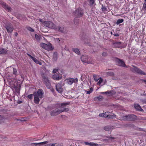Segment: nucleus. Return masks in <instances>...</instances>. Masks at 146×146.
<instances>
[{"label": "nucleus", "mask_w": 146, "mask_h": 146, "mask_svg": "<svg viewBox=\"0 0 146 146\" xmlns=\"http://www.w3.org/2000/svg\"><path fill=\"white\" fill-rule=\"evenodd\" d=\"M51 90L52 91V92L53 91V89H52V90Z\"/></svg>", "instance_id": "obj_50"}, {"label": "nucleus", "mask_w": 146, "mask_h": 146, "mask_svg": "<svg viewBox=\"0 0 146 146\" xmlns=\"http://www.w3.org/2000/svg\"><path fill=\"white\" fill-rule=\"evenodd\" d=\"M103 98L102 96L96 97L94 98V99L95 100H102Z\"/></svg>", "instance_id": "obj_29"}, {"label": "nucleus", "mask_w": 146, "mask_h": 146, "mask_svg": "<svg viewBox=\"0 0 146 146\" xmlns=\"http://www.w3.org/2000/svg\"><path fill=\"white\" fill-rule=\"evenodd\" d=\"M58 69H54L53 70V72L54 73H57V72H58Z\"/></svg>", "instance_id": "obj_40"}, {"label": "nucleus", "mask_w": 146, "mask_h": 146, "mask_svg": "<svg viewBox=\"0 0 146 146\" xmlns=\"http://www.w3.org/2000/svg\"><path fill=\"white\" fill-rule=\"evenodd\" d=\"M41 19H40V21H41Z\"/></svg>", "instance_id": "obj_54"}, {"label": "nucleus", "mask_w": 146, "mask_h": 146, "mask_svg": "<svg viewBox=\"0 0 146 146\" xmlns=\"http://www.w3.org/2000/svg\"><path fill=\"white\" fill-rule=\"evenodd\" d=\"M56 39L57 41H58V42H59L60 41V40H59V38H56Z\"/></svg>", "instance_id": "obj_47"}, {"label": "nucleus", "mask_w": 146, "mask_h": 146, "mask_svg": "<svg viewBox=\"0 0 146 146\" xmlns=\"http://www.w3.org/2000/svg\"><path fill=\"white\" fill-rule=\"evenodd\" d=\"M102 7L101 8V9L102 11L103 12L106 11L107 10V7L105 6H104L103 4H102Z\"/></svg>", "instance_id": "obj_27"}, {"label": "nucleus", "mask_w": 146, "mask_h": 146, "mask_svg": "<svg viewBox=\"0 0 146 146\" xmlns=\"http://www.w3.org/2000/svg\"><path fill=\"white\" fill-rule=\"evenodd\" d=\"M9 33H11L13 31V29L12 26L10 25L6 26L5 27Z\"/></svg>", "instance_id": "obj_17"}, {"label": "nucleus", "mask_w": 146, "mask_h": 146, "mask_svg": "<svg viewBox=\"0 0 146 146\" xmlns=\"http://www.w3.org/2000/svg\"><path fill=\"white\" fill-rule=\"evenodd\" d=\"M28 55L36 63L38 64L39 65H41L42 63L40 61L37 60L36 58L33 57L29 54H28Z\"/></svg>", "instance_id": "obj_15"}, {"label": "nucleus", "mask_w": 146, "mask_h": 146, "mask_svg": "<svg viewBox=\"0 0 146 146\" xmlns=\"http://www.w3.org/2000/svg\"><path fill=\"white\" fill-rule=\"evenodd\" d=\"M46 142H47L46 141H45L41 142V143H33L32 144H35L36 145V146L37 145H42L43 144H45Z\"/></svg>", "instance_id": "obj_33"}, {"label": "nucleus", "mask_w": 146, "mask_h": 146, "mask_svg": "<svg viewBox=\"0 0 146 146\" xmlns=\"http://www.w3.org/2000/svg\"><path fill=\"white\" fill-rule=\"evenodd\" d=\"M107 74L108 75L112 76L114 75V73L111 72H109L107 73Z\"/></svg>", "instance_id": "obj_37"}, {"label": "nucleus", "mask_w": 146, "mask_h": 146, "mask_svg": "<svg viewBox=\"0 0 146 146\" xmlns=\"http://www.w3.org/2000/svg\"><path fill=\"white\" fill-rule=\"evenodd\" d=\"M4 5L5 6V8L6 9H7L8 11H10L11 10V8L6 5V4L4 3Z\"/></svg>", "instance_id": "obj_32"}, {"label": "nucleus", "mask_w": 146, "mask_h": 146, "mask_svg": "<svg viewBox=\"0 0 146 146\" xmlns=\"http://www.w3.org/2000/svg\"><path fill=\"white\" fill-rule=\"evenodd\" d=\"M75 14L76 15H77L78 17H81L83 14L82 9L80 8H78L75 11Z\"/></svg>", "instance_id": "obj_8"}, {"label": "nucleus", "mask_w": 146, "mask_h": 146, "mask_svg": "<svg viewBox=\"0 0 146 146\" xmlns=\"http://www.w3.org/2000/svg\"><path fill=\"white\" fill-rule=\"evenodd\" d=\"M69 103H70L69 102H67L59 104V107L54 108L53 110L51 111L50 112L51 115L52 116L56 115L59 114L62 112L68 111L69 110L68 108H64V107L68 105Z\"/></svg>", "instance_id": "obj_1"}, {"label": "nucleus", "mask_w": 146, "mask_h": 146, "mask_svg": "<svg viewBox=\"0 0 146 146\" xmlns=\"http://www.w3.org/2000/svg\"><path fill=\"white\" fill-rule=\"evenodd\" d=\"M17 33H16V34H15L17 36Z\"/></svg>", "instance_id": "obj_49"}, {"label": "nucleus", "mask_w": 146, "mask_h": 146, "mask_svg": "<svg viewBox=\"0 0 146 146\" xmlns=\"http://www.w3.org/2000/svg\"><path fill=\"white\" fill-rule=\"evenodd\" d=\"M133 71L137 73L138 74H140L141 75H145L146 74L144 72L142 71L141 70L139 69L138 68L133 66Z\"/></svg>", "instance_id": "obj_9"}, {"label": "nucleus", "mask_w": 146, "mask_h": 146, "mask_svg": "<svg viewBox=\"0 0 146 146\" xmlns=\"http://www.w3.org/2000/svg\"><path fill=\"white\" fill-rule=\"evenodd\" d=\"M73 51L78 54H80V52L79 49L77 48H73L72 49Z\"/></svg>", "instance_id": "obj_23"}, {"label": "nucleus", "mask_w": 146, "mask_h": 146, "mask_svg": "<svg viewBox=\"0 0 146 146\" xmlns=\"http://www.w3.org/2000/svg\"><path fill=\"white\" fill-rule=\"evenodd\" d=\"M143 7L145 9H146V3H144L143 5Z\"/></svg>", "instance_id": "obj_42"}, {"label": "nucleus", "mask_w": 146, "mask_h": 146, "mask_svg": "<svg viewBox=\"0 0 146 146\" xmlns=\"http://www.w3.org/2000/svg\"><path fill=\"white\" fill-rule=\"evenodd\" d=\"M113 35L115 36H119V35L118 33H116L115 34H113Z\"/></svg>", "instance_id": "obj_44"}, {"label": "nucleus", "mask_w": 146, "mask_h": 146, "mask_svg": "<svg viewBox=\"0 0 146 146\" xmlns=\"http://www.w3.org/2000/svg\"><path fill=\"white\" fill-rule=\"evenodd\" d=\"M100 78V77H99L98 76L96 75H94V79L96 82L98 81Z\"/></svg>", "instance_id": "obj_26"}, {"label": "nucleus", "mask_w": 146, "mask_h": 146, "mask_svg": "<svg viewBox=\"0 0 146 146\" xmlns=\"http://www.w3.org/2000/svg\"><path fill=\"white\" fill-rule=\"evenodd\" d=\"M62 84L58 83L56 86V90L60 93H61L63 91V89L62 87Z\"/></svg>", "instance_id": "obj_11"}, {"label": "nucleus", "mask_w": 146, "mask_h": 146, "mask_svg": "<svg viewBox=\"0 0 146 146\" xmlns=\"http://www.w3.org/2000/svg\"><path fill=\"white\" fill-rule=\"evenodd\" d=\"M117 61L118 63V64L119 66L123 67L125 66L124 62L121 60L118 59L117 60Z\"/></svg>", "instance_id": "obj_16"}, {"label": "nucleus", "mask_w": 146, "mask_h": 146, "mask_svg": "<svg viewBox=\"0 0 146 146\" xmlns=\"http://www.w3.org/2000/svg\"><path fill=\"white\" fill-rule=\"evenodd\" d=\"M99 116L100 117H104L103 113L100 114L99 115Z\"/></svg>", "instance_id": "obj_46"}, {"label": "nucleus", "mask_w": 146, "mask_h": 146, "mask_svg": "<svg viewBox=\"0 0 146 146\" xmlns=\"http://www.w3.org/2000/svg\"><path fill=\"white\" fill-rule=\"evenodd\" d=\"M134 107L137 110L140 111H142L143 109L141 108V107L138 104H135L134 105Z\"/></svg>", "instance_id": "obj_18"}, {"label": "nucleus", "mask_w": 146, "mask_h": 146, "mask_svg": "<svg viewBox=\"0 0 146 146\" xmlns=\"http://www.w3.org/2000/svg\"><path fill=\"white\" fill-rule=\"evenodd\" d=\"M43 25L49 28L55 29L56 27L55 24L50 21H45L42 23Z\"/></svg>", "instance_id": "obj_2"}, {"label": "nucleus", "mask_w": 146, "mask_h": 146, "mask_svg": "<svg viewBox=\"0 0 146 146\" xmlns=\"http://www.w3.org/2000/svg\"><path fill=\"white\" fill-rule=\"evenodd\" d=\"M98 81L97 84L98 85H100L103 81V79L101 78L100 77Z\"/></svg>", "instance_id": "obj_31"}, {"label": "nucleus", "mask_w": 146, "mask_h": 146, "mask_svg": "<svg viewBox=\"0 0 146 146\" xmlns=\"http://www.w3.org/2000/svg\"><path fill=\"white\" fill-rule=\"evenodd\" d=\"M52 78L56 80H59L62 78V75L60 74L57 73L53 75Z\"/></svg>", "instance_id": "obj_13"}, {"label": "nucleus", "mask_w": 146, "mask_h": 146, "mask_svg": "<svg viewBox=\"0 0 146 146\" xmlns=\"http://www.w3.org/2000/svg\"><path fill=\"white\" fill-rule=\"evenodd\" d=\"M81 60L83 62L88 64L90 63V62L88 61V57L86 55L82 56L81 57Z\"/></svg>", "instance_id": "obj_12"}, {"label": "nucleus", "mask_w": 146, "mask_h": 146, "mask_svg": "<svg viewBox=\"0 0 146 146\" xmlns=\"http://www.w3.org/2000/svg\"><path fill=\"white\" fill-rule=\"evenodd\" d=\"M45 85L46 87L50 89L51 88V86L50 83L49 82L48 80H47V82L46 83Z\"/></svg>", "instance_id": "obj_25"}, {"label": "nucleus", "mask_w": 146, "mask_h": 146, "mask_svg": "<svg viewBox=\"0 0 146 146\" xmlns=\"http://www.w3.org/2000/svg\"><path fill=\"white\" fill-rule=\"evenodd\" d=\"M2 117L0 115V123L1 122V120H2Z\"/></svg>", "instance_id": "obj_43"}, {"label": "nucleus", "mask_w": 146, "mask_h": 146, "mask_svg": "<svg viewBox=\"0 0 146 146\" xmlns=\"http://www.w3.org/2000/svg\"><path fill=\"white\" fill-rule=\"evenodd\" d=\"M124 119L128 120H134L136 118V116L134 115H128L123 117Z\"/></svg>", "instance_id": "obj_5"}, {"label": "nucleus", "mask_w": 146, "mask_h": 146, "mask_svg": "<svg viewBox=\"0 0 146 146\" xmlns=\"http://www.w3.org/2000/svg\"><path fill=\"white\" fill-rule=\"evenodd\" d=\"M36 93L37 96L40 98H43L44 93L42 90L40 89H39L38 90L37 92Z\"/></svg>", "instance_id": "obj_14"}, {"label": "nucleus", "mask_w": 146, "mask_h": 146, "mask_svg": "<svg viewBox=\"0 0 146 146\" xmlns=\"http://www.w3.org/2000/svg\"><path fill=\"white\" fill-rule=\"evenodd\" d=\"M113 45L114 46L120 48H123L125 47L126 46V45H124L120 42L114 43Z\"/></svg>", "instance_id": "obj_7"}, {"label": "nucleus", "mask_w": 146, "mask_h": 146, "mask_svg": "<svg viewBox=\"0 0 146 146\" xmlns=\"http://www.w3.org/2000/svg\"><path fill=\"white\" fill-rule=\"evenodd\" d=\"M144 1L146 2V0H144Z\"/></svg>", "instance_id": "obj_53"}, {"label": "nucleus", "mask_w": 146, "mask_h": 146, "mask_svg": "<svg viewBox=\"0 0 146 146\" xmlns=\"http://www.w3.org/2000/svg\"><path fill=\"white\" fill-rule=\"evenodd\" d=\"M93 91V89L92 88H90V90L89 91H86V93L88 94H89L91 93Z\"/></svg>", "instance_id": "obj_34"}, {"label": "nucleus", "mask_w": 146, "mask_h": 146, "mask_svg": "<svg viewBox=\"0 0 146 146\" xmlns=\"http://www.w3.org/2000/svg\"><path fill=\"white\" fill-rule=\"evenodd\" d=\"M56 28L57 29H55L58 31H60V32L62 33H63L64 32V29L62 27L58 26L57 28L56 27Z\"/></svg>", "instance_id": "obj_22"}, {"label": "nucleus", "mask_w": 146, "mask_h": 146, "mask_svg": "<svg viewBox=\"0 0 146 146\" xmlns=\"http://www.w3.org/2000/svg\"><path fill=\"white\" fill-rule=\"evenodd\" d=\"M111 34H112V32H111Z\"/></svg>", "instance_id": "obj_52"}, {"label": "nucleus", "mask_w": 146, "mask_h": 146, "mask_svg": "<svg viewBox=\"0 0 146 146\" xmlns=\"http://www.w3.org/2000/svg\"><path fill=\"white\" fill-rule=\"evenodd\" d=\"M107 93V92H102L101 93L102 94H103V93H106V94Z\"/></svg>", "instance_id": "obj_48"}, {"label": "nucleus", "mask_w": 146, "mask_h": 146, "mask_svg": "<svg viewBox=\"0 0 146 146\" xmlns=\"http://www.w3.org/2000/svg\"><path fill=\"white\" fill-rule=\"evenodd\" d=\"M33 96V94H31L29 95L28 96V97L30 99H31L32 98Z\"/></svg>", "instance_id": "obj_39"}, {"label": "nucleus", "mask_w": 146, "mask_h": 146, "mask_svg": "<svg viewBox=\"0 0 146 146\" xmlns=\"http://www.w3.org/2000/svg\"><path fill=\"white\" fill-rule=\"evenodd\" d=\"M57 59V53L55 52L54 53L53 55V60L54 61H56Z\"/></svg>", "instance_id": "obj_28"}, {"label": "nucleus", "mask_w": 146, "mask_h": 146, "mask_svg": "<svg viewBox=\"0 0 146 146\" xmlns=\"http://www.w3.org/2000/svg\"><path fill=\"white\" fill-rule=\"evenodd\" d=\"M95 0H90L89 4L90 6H92L94 3Z\"/></svg>", "instance_id": "obj_35"}, {"label": "nucleus", "mask_w": 146, "mask_h": 146, "mask_svg": "<svg viewBox=\"0 0 146 146\" xmlns=\"http://www.w3.org/2000/svg\"><path fill=\"white\" fill-rule=\"evenodd\" d=\"M145 83H146V80H145Z\"/></svg>", "instance_id": "obj_51"}, {"label": "nucleus", "mask_w": 146, "mask_h": 146, "mask_svg": "<svg viewBox=\"0 0 146 146\" xmlns=\"http://www.w3.org/2000/svg\"><path fill=\"white\" fill-rule=\"evenodd\" d=\"M107 54L106 52H103L102 54V55L103 56H105Z\"/></svg>", "instance_id": "obj_45"}, {"label": "nucleus", "mask_w": 146, "mask_h": 146, "mask_svg": "<svg viewBox=\"0 0 146 146\" xmlns=\"http://www.w3.org/2000/svg\"><path fill=\"white\" fill-rule=\"evenodd\" d=\"M123 21V19H119L116 22V24L118 25L120 23H122Z\"/></svg>", "instance_id": "obj_30"}, {"label": "nucleus", "mask_w": 146, "mask_h": 146, "mask_svg": "<svg viewBox=\"0 0 146 146\" xmlns=\"http://www.w3.org/2000/svg\"><path fill=\"white\" fill-rule=\"evenodd\" d=\"M7 53V51L4 48L0 49V54H5Z\"/></svg>", "instance_id": "obj_24"}, {"label": "nucleus", "mask_w": 146, "mask_h": 146, "mask_svg": "<svg viewBox=\"0 0 146 146\" xmlns=\"http://www.w3.org/2000/svg\"><path fill=\"white\" fill-rule=\"evenodd\" d=\"M113 128V127L112 126H105L104 128V129L107 131L111 130Z\"/></svg>", "instance_id": "obj_21"}, {"label": "nucleus", "mask_w": 146, "mask_h": 146, "mask_svg": "<svg viewBox=\"0 0 146 146\" xmlns=\"http://www.w3.org/2000/svg\"><path fill=\"white\" fill-rule=\"evenodd\" d=\"M40 46L44 49L48 51L51 50L53 49L51 44L50 43H48V44H47L42 43L40 44Z\"/></svg>", "instance_id": "obj_3"}, {"label": "nucleus", "mask_w": 146, "mask_h": 146, "mask_svg": "<svg viewBox=\"0 0 146 146\" xmlns=\"http://www.w3.org/2000/svg\"><path fill=\"white\" fill-rule=\"evenodd\" d=\"M35 38L37 40L39 41L40 39V37L36 34H35Z\"/></svg>", "instance_id": "obj_36"}, {"label": "nucleus", "mask_w": 146, "mask_h": 146, "mask_svg": "<svg viewBox=\"0 0 146 146\" xmlns=\"http://www.w3.org/2000/svg\"><path fill=\"white\" fill-rule=\"evenodd\" d=\"M61 144L59 143H50L46 145V146H61Z\"/></svg>", "instance_id": "obj_20"}, {"label": "nucleus", "mask_w": 146, "mask_h": 146, "mask_svg": "<svg viewBox=\"0 0 146 146\" xmlns=\"http://www.w3.org/2000/svg\"><path fill=\"white\" fill-rule=\"evenodd\" d=\"M77 78H71L68 79L66 80V82L69 85H72L73 83H76L78 82Z\"/></svg>", "instance_id": "obj_6"}, {"label": "nucleus", "mask_w": 146, "mask_h": 146, "mask_svg": "<svg viewBox=\"0 0 146 146\" xmlns=\"http://www.w3.org/2000/svg\"><path fill=\"white\" fill-rule=\"evenodd\" d=\"M13 74L16 75L17 73V70L16 68H13Z\"/></svg>", "instance_id": "obj_41"}, {"label": "nucleus", "mask_w": 146, "mask_h": 146, "mask_svg": "<svg viewBox=\"0 0 146 146\" xmlns=\"http://www.w3.org/2000/svg\"><path fill=\"white\" fill-rule=\"evenodd\" d=\"M33 96H34V102L35 103L38 104L40 99L39 97L37 96L36 92H35L33 93Z\"/></svg>", "instance_id": "obj_10"}, {"label": "nucleus", "mask_w": 146, "mask_h": 146, "mask_svg": "<svg viewBox=\"0 0 146 146\" xmlns=\"http://www.w3.org/2000/svg\"><path fill=\"white\" fill-rule=\"evenodd\" d=\"M104 117L108 118H113L116 117V115L114 114H111L110 112H107L103 113Z\"/></svg>", "instance_id": "obj_4"}, {"label": "nucleus", "mask_w": 146, "mask_h": 146, "mask_svg": "<svg viewBox=\"0 0 146 146\" xmlns=\"http://www.w3.org/2000/svg\"><path fill=\"white\" fill-rule=\"evenodd\" d=\"M27 29L29 31L31 32L34 31V30L31 27H27Z\"/></svg>", "instance_id": "obj_38"}, {"label": "nucleus", "mask_w": 146, "mask_h": 146, "mask_svg": "<svg viewBox=\"0 0 146 146\" xmlns=\"http://www.w3.org/2000/svg\"><path fill=\"white\" fill-rule=\"evenodd\" d=\"M84 144L87 145H89L91 146H98V144L95 143H91L88 142H85Z\"/></svg>", "instance_id": "obj_19"}]
</instances>
